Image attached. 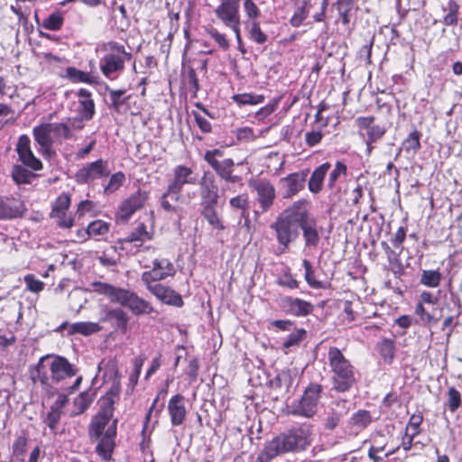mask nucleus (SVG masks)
Listing matches in <instances>:
<instances>
[{"label": "nucleus", "mask_w": 462, "mask_h": 462, "mask_svg": "<svg viewBox=\"0 0 462 462\" xmlns=\"http://www.w3.org/2000/svg\"><path fill=\"white\" fill-rule=\"evenodd\" d=\"M460 404H461L460 393L455 387L448 388V402H447L448 410L451 412H455L459 408Z\"/></svg>", "instance_id": "nucleus-49"}, {"label": "nucleus", "mask_w": 462, "mask_h": 462, "mask_svg": "<svg viewBox=\"0 0 462 462\" xmlns=\"http://www.w3.org/2000/svg\"><path fill=\"white\" fill-rule=\"evenodd\" d=\"M30 143V138L27 135L20 136L16 146L19 159L23 165L31 168L33 171H40L42 169V163L32 153Z\"/></svg>", "instance_id": "nucleus-15"}, {"label": "nucleus", "mask_w": 462, "mask_h": 462, "mask_svg": "<svg viewBox=\"0 0 462 462\" xmlns=\"http://www.w3.org/2000/svg\"><path fill=\"white\" fill-rule=\"evenodd\" d=\"M118 393V387L106 393L101 400V411L93 418L88 428L89 439L96 443L95 451L105 462L111 460L116 448L117 420L111 421V418Z\"/></svg>", "instance_id": "nucleus-1"}, {"label": "nucleus", "mask_w": 462, "mask_h": 462, "mask_svg": "<svg viewBox=\"0 0 462 462\" xmlns=\"http://www.w3.org/2000/svg\"><path fill=\"white\" fill-rule=\"evenodd\" d=\"M137 208L136 204H121L116 211V220L120 222L127 221Z\"/></svg>", "instance_id": "nucleus-50"}, {"label": "nucleus", "mask_w": 462, "mask_h": 462, "mask_svg": "<svg viewBox=\"0 0 462 462\" xmlns=\"http://www.w3.org/2000/svg\"><path fill=\"white\" fill-rule=\"evenodd\" d=\"M322 392V385L319 383H310L305 389L300 399L293 401L287 406L288 413L307 419L312 418L318 411V405L319 403Z\"/></svg>", "instance_id": "nucleus-8"}, {"label": "nucleus", "mask_w": 462, "mask_h": 462, "mask_svg": "<svg viewBox=\"0 0 462 462\" xmlns=\"http://www.w3.org/2000/svg\"><path fill=\"white\" fill-rule=\"evenodd\" d=\"M302 264L305 269V280L310 287L313 289H326L328 287L327 282L316 280L314 271L310 261L304 259Z\"/></svg>", "instance_id": "nucleus-35"}, {"label": "nucleus", "mask_w": 462, "mask_h": 462, "mask_svg": "<svg viewBox=\"0 0 462 462\" xmlns=\"http://www.w3.org/2000/svg\"><path fill=\"white\" fill-rule=\"evenodd\" d=\"M306 330L304 328H298L287 336L282 342L283 348H290L298 346L305 337Z\"/></svg>", "instance_id": "nucleus-45"}, {"label": "nucleus", "mask_w": 462, "mask_h": 462, "mask_svg": "<svg viewBox=\"0 0 462 462\" xmlns=\"http://www.w3.org/2000/svg\"><path fill=\"white\" fill-rule=\"evenodd\" d=\"M203 214L210 225L220 229L223 228V226L220 224V221L212 208V204H208V206L204 209Z\"/></svg>", "instance_id": "nucleus-58"}, {"label": "nucleus", "mask_w": 462, "mask_h": 462, "mask_svg": "<svg viewBox=\"0 0 462 462\" xmlns=\"http://www.w3.org/2000/svg\"><path fill=\"white\" fill-rule=\"evenodd\" d=\"M78 96L79 97V115L85 120L91 119L95 114V104L91 99V93L85 88H81Z\"/></svg>", "instance_id": "nucleus-27"}, {"label": "nucleus", "mask_w": 462, "mask_h": 462, "mask_svg": "<svg viewBox=\"0 0 462 462\" xmlns=\"http://www.w3.org/2000/svg\"><path fill=\"white\" fill-rule=\"evenodd\" d=\"M250 39L254 42L263 44L267 41V35L261 30L259 22H253L249 23Z\"/></svg>", "instance_id": "nucleus-51"}, {"label": "nucleus", "mask_w": 462, "mask_h": 462, "mask_svg": "<svg viewBox=\"0 0 462 462\" xmlns=\"http://www.w3.org/2000/svg\"><path fill=\"white\" fill-rule=\"evenodd\" d=\"M103 321L110 322L112 326L121 332L125 333L129 320L127 313L122 309L116 308L106 312Z\"/></svg>", "instance_id": "nucleus-23"}, {"label": "nucleus", "mask_w": 462, "mask_h": 462, "mask_svg": "<svg viewBox=\"0 0 462 462\" xmlns=\"http://www.w3.org/2000/svg\"><path fill=\"white\" fill-rule=\"evenodd\" d=\"M223 155V151L214 149L207 151L204 154V159L221 178L235 182L237 177L232 176L234 161L232 159H225L221 162L217 161V158L222 157Z\"/></svg>", "instance_id": "nucleus-10"}, {"label": "nucleus", "mask_w": 462, "mask_h": 462, "mask_svg": "<svg viewBox=\"0 0 462 462\" xmlns=\"http://www.w3.org/2000/svg\"><path fill=\"white\" fill-rule=\"evenodd\" d=\"M301 211V204H293L280 213L276 220L271 224L270 227L275 231L276 239L282 246L281 253H284L289 245L295 241L300 235Z\"/></svg>", "instance_id": "nucleus-3"}, {"label": "nucleus", "mask_w": 462, "mask_h": 462, "mask_svg": "<svg viewBox=\"0 0 462 462\" xmlns=\"http://www.w3.org/2000/svg\"><path fill=\"white\" fill-rule=\"evenodd\" d=\"M109 174L107 162L99 159L91 163H88L78 171L75 175L77 182L85 184L90 183L95 180L100 179Z\"/></svg>", "instance_id": "nucleus-12"}, {"label": "nucleus", "mask_w": 462, "mask_h": 462, "mask_svg": "<svg viewBox=\"0 0 462 462\" xmlns=\"http://www.w3.org/2000/svg\"><path fill=\"white\" fill-rule=\"evenodd\" d=\"M448 14L444 16V23L446 25H455L457 23L458 5L455 2H449Z\"/></svg>", "instance_id": "nucleus-56"}, {"label": "nucleus", "mask_w": 462, "mask_h": 462, "mask_svg": "<svg viewBox=\"0 0 462 462\" xmlns=\"http://www.w3.org/2000/svg\"><path fill=\"white\" fill-rule=\"evenodd\" d=\"M49 126L50 124H44L33 128L34 139L41 146V152L44 155H49L51 152L52 138Z\"/></svg>", "instance_id": "nucleus-22"}, {"label": "nucleus", "mask_w": 462, "mask_h": 462, "mask_svg": "<svg viewBox=\"0 0 462 462\" xmlns=\"http://www.w3.org/2000/svg\"><path fill=\"white\" fill-rule=\"evenodd\" d=\"M304 186V177L292 173L281 180V191L283 199H290L294 196Z\"/></svg>", "instance_id": "nucleus-20"}, {"label": "nucleus", "mask_w": 462, "mask_h": 462, "mask_svg": "<svg viewBox=\"0 0 462 462\" xmlns=\"http://www.w3.org/2000/svg\"><path fill=\"white\" fill-rule=\"evenodd\" d=\"M125 179V175L122 172H116L113 174L107 185L105 186L104 192L106 194L114 193L123 185Z\"/></svg>", "instance_id": "nucleus-48"}, {"label": "nucleus", "mask_w": 462, "mask_h": 462, "mask_svg": "<svg viewBox=\"0 0 462 462\" xmlns=\"http://www.w3.org/2000/svg\"><path fill=\"white\" fill-rule=\"evenodd\" d=\"M367 139L370 143H374L377 140L381 139L383 135L385 134V128L381 125H373L367 131Z\"/></svg>", "instance_id": "nucleus-57"}, {"label": "nucleus", "mask_w": 462, "mask_h": 462, "mask_svg": "<svg viewBox=\"0 0 462 462\" xmlns=\"http://www.w3.org/2000/svg\"><path fill=\"white\" fill-rule=\"evenodd\" d=\"M192 170L189 167L179 165L174 169V180L170 184L168 190L163 194L164 199L178 200L179 194L185 183H192Z\"/></svg>", "instance_id": "nucleus-14"}, {"label": "nucleus", "mask_w": 462, "mask_h": 462, "mask_svg": "<svg viewBox=\"0 0 462 462\" xmlns=\"http://www.w3.org/2000/svg\"><path fill=\"white\" fill-rule=\"evenodd\" d=\"M66 326L69 327V333L70 335L79 334L85 337L96 334L102 329L98 323L89 321L75 322L72 324L63 323L60 328Z\"/></svg>", "instance_id": "nucleus-25"}, {"label": "nucleus", "mask_w": 462, "mask_h": 462, "mask_svg": "<svg viewBox=\"0 0 462 462\" xmlns=\"http://www.w3.org/2000/svg\"><path fill=\"white\" fill-rule=\"evenodd\" d=\"M254 189L260 197V202H272L274 199L275 192L273 187L266 180H259Z\"/></svg>", "instance_id": "nucleus-34"}, {"label": "nucleus", "mask_w": 462, "mask_h": 462, "mask_svg": "<svg viewBox=\"0 0 462 462\" xmlns=\"http://www.w3.org/2000/svg\"><path fill=\"white\" fill-rule=\"evenodd\" d=\"M26 289L32 292L39 293L44 289V282L35 278L33 274H26L23 278Z\"/></svg>", "instance_id": "nucleus-52"}, {"label": "nucleus", "mask_w": 462, "mask_h": 462, "mask_svg": "<svg viewBox=\"0 0 462 462\" xmlns=\"http://www.w3.org/2000/svg\"><path fill=\"white\" fill-rule=\"evenodd\" d=\"M62 412L51 407L50 411L47 413L44 422L48 425V427L52 430L55 431L57 425L60 420Z\"/></svg>", "instance_id": "nucleus-54"}, {"label": "nucleus", "mask_w": 462, "mask_h": 462, "mask_svg": "<svg viewBox=\"0 0 462 462\" xmlns=\"http://www.w3.org/2000/svg\"><path fill=\"white\" fill-rule=\"evenodd\" d=\"M148 239H150V236L146 231V226L141 224L130 235L123 238L121 242L123 244L134 243L135 246H140L143 242Z\"/></svg>", "instance_id": "nucleus-33"}, {"label": "nucleus", "mask_w": 462, "mask_h": 462, "mask_svg": "<svg viewBox=\"0 0 462 462\" xmlns=\"http://www.w3.org/2000/svg\"><path fill=\"white\" fill-rule=\"evenodd\" d=\"M278 107V100H273L270 103H268L265 106L259 109L256 113V117L259 120H263L268 116L273 114L276 108Z\"/></svg>", "instance_id": "nucleus-60"}, {"label": "nucleus", "mask_w": 462, "mask_h": 462, "mask_svg": "<svg viewBox=\"0 0 462 462\" xmlns=\"http://www.w3.org/2000/svg\"><path fill=\"white\" fill-rule=\"evenodd\" d=\"M347 167L343 162L337 161L335 164L334 169L330 171L328 179V188L331 190V192H337L338 189L337 186V181L341 176H346Z\"/></svg>", "instance_id": "nucleus-31"}, {"label": "nucleus", "mask_w": 462, "mask_h": 462, "mask_svg": "<svg viewBox=\"0 0 462 462\" xmlns=\"http://www.w3.org/2000/svg\"><path fill=\"white\" fill-rule=\"evenodd\" d=\"M330 167L329 162H324L313 171L308 183L312 193H319L322 189L325 176Z\"/></svg>", "instance_id": "nucleus-26"}, {"label": "nucleus", "mask_w": 462, "mask_h": 462, "mask_svg": "<svg viewBox=\"0 0 462 462\" xmlns=\"http://www.w3.org/2000/svg\"><path fill=\"white\" fill-rule=\"evenodd\" d=\"M277 456L278 455L267 443L264 446V448L258 454L254 462H270L273 458H274Z\"/></svg>", "instance_id": "nucleus-62"}, {"label": "nucleus", "mask_w": 462, "mask_h": 462, "mask_svg": "<svg viewBox=\"0 0 462 462\" xmlns=\"http://www.w3.org/2000/svg\"><path fill=\"white\" fill-rule=\"evenodd\" d=\"M144 360H145L144 357L138 356V357L134 358L133 361L134 369H133L132 374L129 376V382L133 385V387H134L138 383V379H139Z\"/></svg>", "instance_id": "nucleus-53"}, {"label": "nucleus", "mask_w": 462, "mask_h": 462, "mask_svg": "<svg viewBox=\"0 0 462 462\" xmlns=\"http://www.w3.org/2000/svg\"><path fill=\"white\" fill-rule=\"evenodd\" d=\"M125 94V90L124 89H118L109 90V96L111 100L110 106L115 109L116 112L120 111L121 106L128 100L129 97H125L124 95Z\"/></svg>", "instance_id": "nucleus-46"}, {"label": "nucleus", "mask_w": 462, "mask_h": 462, "mask_svg": "<svg viewBox=\"0 0 462 462\" xmlns=\"http://www.w3.org/2000/svg\"><path fill=\"white\" fill-rule=\"evenodd\" d=\"M278 284L290 289H297L299 282L289 272H285L277 281Z\"/></svg>", "instance_id": "nucleus-61"}, {"label": "nucleus", "mask_w": 462, "mask_h": 462, "mask_svg": "<svg viewBox=\"0 0 462 462\" xmlns=\"http://www.w3.org/2000/svg\"><path fill=\"white\" fill-rule=\"evenodd\" d=\"M144 268H151L142 273L141 280L145 285L146 289L149 286L159 284L158 282L165 280L168 277H172L175 274V268L173 263L166 258L154 259L152 266L143 265Z\"/></svg>", "instance_id": "nucleus-9"}, {"label": "nucleus", "mask_w": 462, "mask_h": 462, "mask_svg": "<svg viewBox=\"0 0 462 462\" xmlns=\"http://www.w3.org/2000/svg\"><path fill=\"white\" fill-rule=\"evenodd\" d=\"M63 16L60 13H52L46 17L42 23V26L50 31H58L63 25Z\"/></svg>", "instance_id": "nucleus-42"}, {"label": "nucleus", "mask_w": 462, "mask_h": 462, "mask_svg": "<svg viewBox=\"0 0 462 462\" xmlns=\"http://www.w3.org/2000/svg\"><path fill=\"white\" fill-rule=\"evenodd\" d=\"M91 285L94 291L106 296L114 303L127 307L134 315L150 314L155 311L149 301L132 291L101 282H95Z\"/></svg>", "instance_id": "nucleus-2"}, {"label": "nucleus", "mask_w": 462, "mask_h": 462, "mask_svg": "<svg viewBox=\"0 0 462 462\" xmlns=\"http://www.w3.org/2000/svg\"><path fill=\"white\" fill-rule=\"evenodd\" d=\"M405 143H407L406 150H413L416 151L420 148V134L417 131L411 132L408 138L405 140Z\"/></svg>", "instance_id": "nucleus-63"}, {"label": "nucleus", "mask_w": 462, "mask_h": 462, "mask_svg": "<svg viewBox=\"0 0 462 462\" xmlns=\"http://www.w3.org/2000/svg\"><path fill=\"white\" fill-rule=\"evenodd\" d=\"M168 412L171 417V423L173 426L181 425L186 419L187 411L184 404V396L175 394L168 402Z\"/></svg>", "instance_id": "nucleus-19"}, {"label": "nucleus", "mask_w": 462, "mask_h": 462, "mask_svg": "<svg viewBox=\"0 0 462 462\" xmlns=\"http://www.w3.org/2000/svg\"><path fill=\"white\" fill-rule=\"evenodd\" d=\"M232 98L239 106L257 105L264 100V97L263 95H255L253 93L236 94L234 95Z\"/></svg>", "instance_id": "nucleus-39"}, {"label": "nucleus", "mask_w": 462, "mask_h": 462, "mask_svg": "<svg viewBox=\"0 0 462 462\" xmlns=\"http://www.w3.org/2000/svg\"><path fill=\"white\" fill-rule=\"evenodd\" d=\"M347 404L348 402L344 399H338L331 402L324 420V426L327 430H332L338 426L342 417L348 412Z\"/></svg>", "instance_id": "nucleus-16"}, {"label": "nucleus", "mask_w": 462, "mask_h": 462, "mask_svg": "<svg viewBox=\"0 0 462 462\" xmlns=\"http://www.w3.org/2000/svg\"><path fill=\"white\" fill-rule=\"evenodd\" d=\"M208 33L213 38L216 42L223 49L227 50L229 47V42L226 40L225 34L220 33L217 29L210 28L208 30Z\"/></svg>", "instance_id": "nucleus-59"}, {"label": "nucleus", "mask_w": 462, "mask_h": 462, "mask_svg": "<svg viewBox=\"0 0 462 462\" xmlns=\"http://www.w3.org/2000/svg\"><path fill=\"white\" fill-rule=\"evenodd\" d=\"M12 177L17 184H25L30 183L36 175L21 165H14L12 170Z\"/></svg>", "instance_id": "nucleus-37"}, {"label": "nucleus", "mask_w": 462, "mask_h": 462, "mask_svg": "<svg viewBox=\"0 0 462 462\" xmlns=\"http://www.w3.org/2000/svg\"><path fill=\"white\" fill-rule=\"evenodd\" d=\"M310 12V0H303L302 5L299 6L290 20L293 27H299L308 17Z\"/></svg>", "instance_id": "nucleus-40"}, {"label": "nucleus", "mask_w": 462, "mask_h": 462, "mask_svg": "<svg viewBox=\"0 0 462 462\" xmlns=\"http://www.w3.org/2000/svg\"><path fill=\"white\" fill-rule=\"evenodd\" d=\"M422 416L420 414H413L411 416L409 422L406 426L405 432H410L413 436H417L420 434V426L422 422Z\"/></svg>", "instance_id": "nucleus-55"}, {"label": "nucleus", "mask_w": 462, "mask_h": 462, "mask_svg": "<svg viewBox=\"0 0 462 462\" xmlns=\"http://www.w3.org/2000/svg\"><path fill=\"white\" fill-rule=\"evenodd\" d=\"M147 290L162 302L176 307L183 305L182 298L175 291L162 284L149 286Z\"/></svg>", "instance_id": "nucleus-17"}, {"label": "nucleus", "mask_w": 462, "mask_h": 462, "mask_svg": "<svg viewBox=\"0 0 462 462\" xmlns=\"http://www.w3.org/2000/svg\"><path fill=\"white\" fill-rule=\"evenodd\" d=\"M442 275L438 270H424L420 275V283L430 288H436L439 285Z\"/></svg>", "instance_id": "nucleus-36"}, {"label": "nucleus", "mask_w": 462, "mask_h": 462, "mask_svg": "<svg viewBox=\"0 0 462 462\" xmlns=\"http://www.w3.org/2000/svg\"><path fill=\"white\" fill-rule=\"evenodd\" d=\"M110 224L103 220H95L88 224L86 230L83 231L88 237H93L97 240L104 239L108 234Z\"/></svg>", "instance_id": "nucleus-28"}, {"label": "nucleus", "mask_w": 462, "mask_h": 462, "mask_svg": "<svg viewBox=\"0 0 462 462\" xmlns=\"http://www.w3.org/2000/svg\"><path fill=\"white\" fill-rule=\"evenodd\" d=\"M378 348L382 357L385 361L391 363L394 357L395 351L393 341L388 338H384L379 343Z\"/></svg>", "instance_id": "nucleus-43"}, {"label": "nucleus", "mask_w": 462, "mask_h": 462, "mask_svg": "<svg viewBox=\"0 0 462 462\" xmlns=\"http://www.w3.org/2000/svg\"><path fill=\"white\" fill-rule=\"evenodd\" d=\"M48 356L40 359L36 366V375L42 384L52 385L63 383L77 374V369L63 356H55L51 362Z\"/></svg>", "instance_id": "nucleus-5"}, {"label": "nucleus", "mask_w": 462, "mask_h": 462, "mask_svg": "<svg viewBox=\"0 0 462 462\" xmlns=\"http://www.w3.org/2000/svg\"><path fill=\"white\" fill-rule=\"evenodd\" d=\"M70 204H56L51 211V217L62 228H69L74 223V213L69 209Z\"/></svg>", "instance_id": "nucleus-21"}, {"label": "nucleus", "mask_w": 462, "mask_h": 462, "mask_svg": "<svg viewBox=\"0 0 462 462\" xmlns=\"http://www.w3.org/2000/svg\"><path fill=\"white\" fill-rule=\"evenodd\" d=\"M201 196L206 202H217V188L209 179H204L201 182Z\"/></svg>", "instance_id": "nucleus-38"}, {"label": "nucleus", "mask_w": 462, "mask_h": 462, "mask_svg": "<svg viewBox=\"0 0 462 462\" xmlns=\"http://www.w3.org/2000/svg\"><path fill=\"white\" fill-rule=\"evenodd\" d=\"M328 362L332 373L333 390L337 393L349 391L356 382L355 367L336 346L328 351Z\"/></svg>", "instance_id": "nucleus-4"}, {"label": "nucleus", "mask_w": 462, "mask_h": 462, "mask_svg": "<svg viewBox=\"0 0 462 462\" xmlns=\"http://www.w3.org/2000/svg\"><path fill=\"white\" fill-rule=\"evenodd\" d=\"M239 8L240 0H219L214 14L226 27H229L236 23H241Z\"/></svg>", "instance_id": "nucleus-11"}, {"label": "nucleus", "mask_w": 462, "mask_h": 462, "mask_svg": "<svg viewBox=\"0 0 462 462\" xmlns=\"http://www.w3.org/2000/svg\"><path fill=\"white\" fill-rule=\"evenodd\" d=\"M243 7L249 23L258 22L257 19L261 16V11L254 0H244Z\"/></svg>", "instance_id": "nucleus-44"}, {"label": "nucleus", "mask_w": 462, "mask_h": 462, "mask_svg": "<svg viewBox=\"0 0 462 462\" xmlns=\"http://www.w3.org/2000/svg\"><path fill=\"white\" fill-rule=\"evenodd\" d=\"M49 128L55 137H62L69 139L72 135L69 125L67 123H53L50 124Z\"/></svg>", "instance_id": "nucleus-47"}, {"label": "nucleus", "mask_w": 462, "mask_h": 462, "mask_svg": "<svg viewBox=\"0 0 462 462\" xmlns=\"http://www.w3.org/2000/svg\"><path fill=\"white\" fill-rule=\"evenodd\" d=\"M25 210L24 204H0V219L22 217Z\"/></svg>", "instance_id": "nucleus-32"}, {"label": "nucleus", "mask_w": 462, "mask_h": 462, "mask_svg": "<svg viewBox=\"0 0 462 462\" xmlns=\"http://www.w3.org/2000/svg\"><path fill=\"white\" fill-rule=\"evenodd\" d=\"M27 442H28L27 437L24 434H22V435L17 436L13 443V446H12L13 455L21 461H23L24 459V455L26 453Z\"/></svg>", "instance_id": "nucleus-41"}, {"label": "nucleus", "mask_w": 462, "mask_h": 462, "mask_svg": "<svg viewBox=\"0 0 462 462\" xmlns=\"http://www.w3.org/2000/svg\"><path fill=\"white\" fill-rule=\"evenodd\" d=\"M106 52L99 60V68L105 78L115 80L125 70V62L132 60V53L116 42H108L102 46Z\"/></svg>", "instance_id": "nucleus-7"}, {"label": "nucleus", "mask_w": 462, "mask_h": 462, "mask_svg": "<svg viewBox=\"0 0 462 462\" xmlns=\"http://www.w3.org/2000/svg\"><path fill=\"white\" fill-rule=\"evenodd\" d=\"M302 218L300 227L302 230V236L306 247L316 248L319 243L320 236L316 218L302 207Z\"/></svg>", "instance_id": "nucleus-13"}, {"label": "nucleus", "mask_w": 462, "mask_h": 462, "mask_svg": "<svg viewBox=\"0 0 462 462\" xmlns=\"http://www.w3.org/2000/svg\"><path fill=\"white\" fill-rule=\"evenodd\" d=\"M65 77L73 83H95V78L91 74L78 69L75 67H68L65 69Z\"/></svg>", "instance_id": "nucleus-30"}, {"label": "nucleus", "mask_w": 462, "mask_h": 462, "mask_svg": "<svg viewBox=\"0 0 462 462\" xmlns=\"http://www.w3.org/2000/svg\"><path fill=\"white\" fill-rule=\"evenodd\" d=\"M370 411L365 410H358L352 414L348 420V427L352 433L358 434L364 430L372 422Z\"/></svg>", "instance_id": "nucleus-24"}, {"label": "nucleus", "mask_w": 462, "mask_h": 462, "mask_svg": "<svg viewBox=\"0 0 462 462\" xmlns=\"http://www.w3.org/2000/svg\"><path fill=\"white\" fill-rule=\"evenodd\" d=\"M94 400V394L89 392H83L79 394L73 402V410L71 411L72 416H76L83 413L88 409Z\"/></svg>", "instance_id": "nucleus-29"}, {"label": "nucleus", "mask_w": 462, "mask_h": 462, "mask_svg": "<svg viewBox=\"0 0 462 462\" xmlns=\"http://www.w3.org/2000/svg\"><path fill=\"white\" fill-rule=\"evenodd\" d=\"M282 308L290 314L297 317H304L313 311V305L304 300L292 297L282 299Z\"/></svg>", "instance_id": "nucleus-18"}, {"label": "nucleus", "mask_w": 462, "mask_h": 462, "mask_svg": "<svg viewBox=\"0 0 462 462\" xmlns=\"http://www.w3.org/2000/svg\"><path fill=\"white\" fill-rule=\"evenodd\" d=\"M310 435L311 426L302 424L275 437L268 445L278 456L287 452H300L310 445Z\"/></svg>", "instance_id": "nucleus-6"}, {"label": "nucleus", "mask_w": 462, "mask_h": 462, "mask_svg": "<svg viewBox=\"0 0 462 462\" xmlns=\"http://www.w3.org/2000/svg\"><path fill=\"white\" fill-rule=\"evenodd\" d=\"M322 139V134L319 131L308 132L305 134V141L309 146L318 144Z\"/></svg>", "instance_id": "nucleus-64"}]
</instances>
